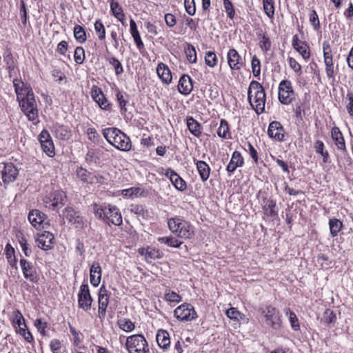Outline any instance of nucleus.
Listing matches in <instances>:
<instances>
[{"mask_svg":"<svg viewBox=\"0 0 353 353\" xmlns=\"http://www.w3.org/2000/svg\"><path fill=\"white\" fill-rule=\"evenodd\" d=\"M285 314L289 316V321L291 323L292 327L294 330L299 329V324L298 319L294 312H292L289 308L285 310Z\"/></svg>","mask_w":353,"mask_h":353,"instance_id":"nucleus-44","label":"nucleus"},{"mask_svg":"<svg viewBox=\"0 0 353 353\" xmlns=\"http://www.w3.org/2000/svg\"><path fill=\"white\" fill-rule=\"evenodd\" d=\"M263 203V210L265 211V214L272 217L277 215V213L274 210L276 203L274 201L271 199H264Z\"/></svg>","mask_w":353,"mask_h":353,"instance_id":"nucleus-35","label":"nucleus"},{"mask_svg":"<svg viewBox=\"0 0 353 353\" xmlns=\"http://www.w3.org/2000/svg\"><path fill=\"white\" fill-rule=\"evenodd\" d=\"M125 345L129 353H145L149 350L145 339L141 334L128 337Z\"/></svg>","mask_w":353,"mask_h":353,"instance_id":"nucleus-6","label":"nucleus"},{"mask_svg":"<svg viewBox=\"0 0 353 353\" xmlns=\"http://www.w3.org/2000/svg\"><path fill=\"white\" fill-rule=\"evenodd\" d=\"M324 62L325 64V72L327 77L330 79L334 77V65L332 61V57H327L324 59Z\"/></svg>","mask_w":353,"mask_h":353,"instance_id":"nucleus-42","label":"nucleus"},{"mask_svg":"<svg viewBox=\"0 0 353 353\" xmlns=\"http://www.w3.org/2000/svg\"><path fill=\"white\" fill-rule=\"evenodd\" d=\"M170 231L183 239H190L193 235L190 225L179 218H171L168 221Z\"/></svg>","mask_w":353,"mask_h":353,"instance_id":"nucleus-4","label":"nucleus"},{"mask_svg":"<svg viewBox=\"0 0 353 353\" xmlns=\"http://www.w3.org/2000/svg\"><path fill=\"white\" fill-rule=\"evenodd\" d=\"M46 219V214L39 210H32L28 214V220L30 223L37 228L41 226L42 228H44L43 224Z\"/></svg>","mask_w":353,"mask_h":353,"instance_id":"nucleus-20","label":"nucleus"},{"mask_svg":"<svg viewBox=\"0 0 353 353\" xmlns=\"http://www.w3.org/2000/svg\"><path fill=\"white\" fill-rule=\"evenodd\" d=\"M92 301L88 284H82L78 294L79 307L87 312L91 308Z\"/></svg>","mask_w":353,"mask_h":353,"instance_id":"nucleus-9","label":"nucleus"},{"mask_svg":"<svg viewBox=\"0 0 353 353\" xmlns=\"http://www.w3.org/2000/svg\"><path fill=\"white\" fill-rule=\"evenodd\" d=\"M156 340L161 348L166 350L170 347V339L167 331L163 330H159L156 336Z\"/></svg>","mask_w":353,"mask_h":353,"instance_id":"nucleus-29","label":"nucleus"},{"mask_svg":"<svg viewBox=\"0 0 353 353\" xmlns=\"http://www.w3.org/2000/svg\"><path fill=\"white\" fill-rule=\"evenodd\" d=\"M101 268L97 261H94L90 268V283L94 287L99 285L101 279Z\"/></svg>","mask_w":353,"mask_h":353,"instance_id":"nucleus-21","label":"nucleus"},{"mask_svg":"<svg viewBox=\"0 0 353 353\" xmlns=\"http://www.w3.org/2000/svg\"><path fill=\"white\" fill-rule=\"evenodd\" d=\"M99 316L101 319H103L106 314V308L109 303V296L108 291L104 285H102L99 292Z\"/></svg>","mask_w":353,"mask_h":353,"instance_id":"nucleus-13","label":"nucleus"},{"mask_svg":"<svg viewBox=\"0 0 353 353\" xmlns=\"http://www.w3.org/2000/svg\"><path fill=\"white\" fill-rule=\"evenodd\" d=\"M63 216L70 223L77 224V227L83 224V220L79 213L76 212L72 208H66L63 212Z\"/></svg>","mask_w":353,"mask_h":353,"instance_id":"nucleus-25","label":"nucleus"},{"mask_svg":"<svg viewBox=\"0 0 353 353\" xmlns=\"http://www.w3.org/2000/svg\"><path fill=\"white\" fill-rule=\"evenodd\" d=\"M109 63L114 68L115 74L119 75L123 72V66L121 62L115 57H109L107 59Z\"/></svg>","mask_w":353,"mask_h":353,"instance_id":"nucleus-45","label":"nucleus"},{"mask_svg":"<svg viewBox=\"0 0 353 353\" xmlns=\"http://www.w3.org/2000/svg\"><path fill=\"white\" fill-rule=\"evenodd\" d=\"M103 135L106 141L117 150L128 152L131 150L132 143L121 130L116 128H108L103 130Z\"/></svg>","mask_w":353,"mask_h":353,"instance_id":"nucleus-2","label":"nucleus"},{"mask_svg":"<svg viewBox=\"0 0 353 353\" xmlns=\"http://www.w3.org/2000/svg\"><path fill=\"white\" fill-rule=\"evenodd\" d=\"M91 96L94 101L99 104L101 109H108L109 104L108 103V101L104 97V94L100 88L96 86L92 87L91 90Z\"/></svg>","mask_w":353,"mask_h":353,"instance_id":"nucleus-24","label":"nucleus"},{"mask_svg":"<svg viewBox=\"0 0 353 353\" xmlns=\"http://www.w3.org/2000/svg\"><path fill=\"white\" fill-rule=\"evenodd\" d=\"M223 6L227 13V16L233 19L235 15V10L234 6L230 0H223Z\"/></svg>","mask_w":353,"mask_h":353,"instance_id":"nucleus-50","label":"nucleus"},{"mask_svg":"<svg viewBox=\"0 0 353 353\" xmlns=\"http://www.w3.org/2000/svg\"><path fill=\"white\" fill-rule=\"evenodd\" d=\"M165 299L169 302L179 303L181 301V297L180 295L173 291L168 290L165 294Z\"/></svg>","mask_w":353,"mask_h":353,"instance_id":"nucleus-57","label":"nucleus"},{"mask_svg":"<svg viewBox=\"0 0 353 353\" xmlns=\"http://www.w3.org/2000/svg\"><path fill=\"white\" fill-rule=\"evenodd\" d=\"M248 99L252 108L256 114H260L265 110V93L263 87L256 81H252L248 90Z\"/></svg>","mask_w":353,"mask_h":353,"instance_id":"nucleus-3","label":"nucleus"},{"mask_svg":"<svg viewBox=\"0 0 353 353\" xmlns=\"http://www.w3.org/2000/svg\"><path fill=\"white\" fill-rule=\"evenodd\" d=\"M140 191L141 190L139 188H131L123 190L121 194L125 197L137 196L139 194Z\"/></svg>","mask_w":353,"mask_h":353,"instance_id":"nucleus-58","label":"nucleus"},{"mask_svg":"<svg viewBox=\"0 0 353 353\" xmlns=\"http://www.w3.org/2000/svg\"><path fill=\"white\" fill-rule=\"evenodd\" d=\"M192 88L193 85L191 78L187 74L182 75L179 81V92L182 94L188 95L191 92Z\"/></svg>","mask_w":353,"mask_h":353,"instance_id":"nucleus-22","label":"nucleus"},{"mask_svg":"<svg viewBox=\"0 0 353 353\" xmlns=\"http://www.w3.org/2000/svg\"><path fill=\"white\" fill-rule=\"evenodd\" d=\"M226 315L228 318L239 321L242 319V314L235 307H230L226 311Z\"/></svg>","mask_w":353,"mask_h":353,"instance_id":"nucleus-56","label":"nucleus"},{"mask_svg":"<svg viewBox=\"0 0 353 353\" xmlns=\"http://www.w3.org/2000/svg\"><path fill=\"white\" fill-rule=\"evenodd\" d=\"M13 85L21 111L28 120L35 121L38 119V109L31 87L18 79L13 80Z\"/></svg>","mask_w":353,"mask_h":353,"instance_id":"nucleus-1","label":"nucleus"},{"mask_svg":"<svg viewBox=\"0 0 353 353\" xmlns=\"http://www.w3.org/2000/svg\"><path fill=\"white\" fill-rule=\"evenodd\" d=\"M34 325L37 328L38 331L42 334H46V328L47 327V323L42 321L41 319H38L34 322Z\"/></svg>","mask_w":353,"mask_h":353,"instance_id":"nucleus-61","label":"nucleus"},{"mask_svg":"<svg viewBox=\"0 0 353 353\" xmlns=\"http://www.w3.org/2000/svg\"><path fill=\"white\" fill-rule=\"evenodd\" d=\"M37 245L43 250H50L54 243L53 234L48 231L43 232L37 239Z\"/></svg>","mask_w":353,"mask_h":353,"instance_id":"nucleus-16","label":"nucleus"},{"mask_svg":"<svg viewBox=\"0 0 353 353\" xmlns=\"http://www.w3.org/2000/svg\"><path fill=\"white\" fill-rule=\"evenodd\" d=\"M3 61L6 63V69L8 70L9 75L11 77L16 66L15 60L10 51L5 52L3 56Z\"/></svg>","mask_w":353,"mask_h":353,"instance_id":"nucleus-32","label":"nucleus"},{"mask_svg":"<svg viewBox=\"0 0 353 353\" xmlns=\"http://www.w3.org/2000/svg\"><path fill=\"white\" fill-rule=\"evenodd\" d=\"M118 325L119 327L125 332H131L135 327L134 323L128 319H120L118 321Z\"/></svg>","mask_w":353,"mask_h":353,"instance_id":"nucleus-43","label":"nucleus"},{"mask_svg":"<svg viewBox=\"0 0 353 353\" xmlns=\"http://www.w3.org/2000/svg\"><path fill=\"white\" fill-rule=\"evenodd\" d=\"M196 168L202 181H206L210 176V168L209 165L203 161H198Z\"/></svg>","mask_w":353,"mask_h":353,"instance_id":"nucleus-31","label":"nucleus"},{"mask_svg":"<svg viewBox=\"0 0 353 353\" xmlns=\"http://www.w3.org/2000/svg\"><path fill=\"white\" fill-rule=\"evenodd\" d=\"M185 53L186 55L187 60L190 63H196V52L195 48L192 44L186 43V47L185 48Z\"/></svg>","mask_w":353,"mask_h":353,"instance_id":"nucleus-39","label":"nucleus"},{"mask_svg":"<svg viewBox=\"0 0 353 353\" xmlns=\"http://www.w3.org/2000/svg\"><path fill=\"white\" fill-rule=\"evenodd\" d=\"M329 226L331 235L334 237L338 235L339 232L343 227L342 222L337 219L333 218L330 219Z\"/></svg>","mask_w":353,"mask_h":353,"instance_id":"nucleus-33","label":"nucleus"},{"mask_svg":"<svg viewBox=\"0 0 353 353\" xmlns=\"http://www.w3.org/2000/svg\"><path fill=\"white\" fill-rule=\"evenodd\" d=\"M323 320L327 324H331L336 321V316L332 310L327 309L323 314Z\"/></svg>","mask_w":353,"mask_h":353,"instance_id":"nucleus-53","label":"nucleus"},{"mask_svg":"<svg viewBox=\"0 0 353 353\" xmlns=\"http://www.w3.org/2000/svg\"><path fill=\"white\" fill-rule=\"evenodd\" d=\"M74 59L77 64L83 63L85 59V51L84 49L81 47H77L74 50Z\"/></svg>","mask_w":353,"mask_h":353,"instance_id":"nucleus-49","label":"nucleus"},{"mask_svg":"<svg viewBox=\"0 0 353 353\" xmlns=\"http://www.w3.org/2000/svg\"><path fill=\"white\" fill-rule=\"evenodd\" d=\"M331 137L339 150H346L345 142L342 132L338 127H334L331 131Z\"/></svg>","mask_w":353,"mask_h":353,"instance_id":"nucleus-26","label":"nucleus"},{"mask_svg":"<svg viewBox=\"0 0 353 353\" xmlns=\"http://www.w3.org/2000/svg\"><path fill=\"white\" fill-rule=\"evenodd\" d=\"M228 62L232 70H239L243 65L241 56L235 49H230L227 54Z\"/></svg>","mask_w":353,"mask_h":353,"instance_id":"nucleus-18","label":"nucleus"},{"mask_svg":"<svg viewBox=\"0 0 353 353\" xmlns=\"http://www.w3.org/2000/svg\"><path fill=\"white\" fill-rule=\"evenodd\" d=\"M165 175L170 179L174 186L179 191H183L186 189L185 181L174 170L168 168Z\"/></svg>","mask_w":353,"mask_h":353,"instance_id":"nucleus-17","label":"nucleus"},{"mask_svg":"<svg viewBox=\"0 0 353 353\" xmlns=\"http://www.w3.org/2000/svg\"><path fill=\"white\" fill-rule=\"evenodd\" d=\"M205 61L206 65L210 68L214 67L217 64V58L214 52H208L205 56Z\"/></svg>","mask_w":353,"mask_h":353,"instance_id":"nucleus-48","label":"nucleus"},{"mask_svg":"<svg viewBox=\"0 0 353 353\" xmlns=\"http://www.w3.org/2000/svg\"><path fill=\"white\" fill-rule=\"evenodd\" d=\"M50 347L52 353H59L61 347V342L58 339H52L50 343Z\"/></svg>","mask_w":353,"mask_h":353,"instance_id":"nucleus-62","label":"nucleus"},{"mask_svg":"<svg viewBox=\"0 0 353 353\" xmlns=\"http://www.w3.org/2000/svg\"><path fill=\"white\" fill-rule=\"evenodd\" d=\"M21 268L24 277L31 282L37 281V274L35 268L32 264L26 259L20 260Z\"/></svg>","mask_w":353,"mask_h":353,"instance_id":"nucleus-15","label":"nucleus"},{"mask_svg":"<svg viewBox=\"0 0 353 353\" xmlns=\"http://www.w3.org/2000/svg\"><path fill=\"white\" fill-rule=\"evenodd\" d=\"M74 36L76 40L80 43H84L87 39L85 29L79 25L74 26Z\"/></svg>","mask_w":353,"mask_h":353,"instance_id":"nucleus-37","label":"nucleus"},{"mask_svg":"<svg viewBox=\"0 0 353 353\" xmlns=\"http://www.w3.org/2000/svg\"><path fill=\"white\" fill-rule=\"evenodd\" d=\"M268 134L275 141H282L284 139L285 130L280 122L274 121L270 123Z\"/></svg>","mask_w":353,"mask_h":353,"instance_id":"nucleus-14","label":"nucleus"},{"mask_svg":"<svg viewBox=\"0 0 353 353\" xmlns=\"http://www.w3.org/2000/svg\"><path fill=\"white\" fill-rule=\"evenodd\" d=\"M348 103L346 105L347 111L350 116H353V92L349 91L346 96Z\"/></svg>","mask_w":353,"mask_h":353,"instance_id":"nucleus-60","label":"nucleus"},{"mask_svg":"<svg viewBox=\"0 0 353 353\" xmlns=\"http://www.w3.org/2000/svg\"><path fill=\"white\" fill-rule=\"evenodd\" d=\"M157 73L162 82L165 84H169L172 81V74L169 68L164 63H159L157 68Z\"/></svg>","mask_w":353,"mask_h":353,"instance_id":"nucleus-27","label":"nucleus"},{"mask_svg":"<svg viewBox=\"0 0 353 353\" xmlns=\"http://www.w3.org/2000/svg\"><path fill=\"white\" fill-rule=\"evenodd\" d=\"M110 8L113 15L123 23L124 14L123 12V9L119 6V3L114 0H112L110 2Z\"/></svg>","mask_w":353,"mask_h":353,"instance_id":"nucleus-36","label":"nucleus"},{"mask_svg":"<svg viewBox=\"0 0 353 353\" xmlns=\"http://www.w3.org/2000/svg\"><path fill=\"white\" fill-rule=\"evenodd\" d=\"M87 134L88 139L93 142H97L99 138L98 132L94 128H88Z\"/></svg>","mask_w":353,"mask_h":353,"instance_id":"nucleus-63","label":"nucleus"},{"mask_svg":"<svg viewBox=\"0 0 353 353\" xmlns=\"http://www.w3.org/2000/svg\"><path fill=\"white\" fill-rule=\"evenodd\" d=\"M46 208L56 210L62 208L66 202V195L63 191H54L43 199Z\"/></svg>","mask_w":353,"mask_h":353,"instance_id":"nucleus-7","label":"nucleus"},{"mask_svg":"<svg viewBox=\"0 0 353 353\" xmlns=\"http://www.w3.org/2000/svg\"><path fill=\"white\" fill-rule=\"evenodd\" d=\"M174 316L181 321H191L196 317V313L190 304H182L174 311Z\"/></svg>","mask_w":353,"mask_h":353,"instance_id":"nucleus-10","label":"nucleus"},{"mask_svg":"<svg viewBox=\"0 0 353 353\" xmlns=\"http://www.w3.org/2000/svg\"><path fill=\"white\" fill-rule=\"evenodd\" d=\"M229 132V126L228 122L222 119L220 123V126L217 130V134L219 137L222 138H227Z\"/></svg>","mask_w":353,"mask_h":353,"instance_id":"nucleus-47","label":"nucleus"},{"mask_svg":"<svg viewBox=\"0 0 353 353\" xmlns=\"http://www.w3.org/2000/svg\"><path fill=\"white\" fill-rule=\"evenodd\" d=\"M106 208L107 206H105L104 208H101L97 205H95L94 207V214L99 219H102L104 221L105 214L106 213Z\"/></svg>","mask_w":353,"mask_h":353,"instance_id":"nucleus-64","label":"nucleus"},{"mask_svg":"<svg viewBox=\"0 0 353 353\" xmlns=\"http://www.w3.org/2000/svg\"><path fill=\"white\" fill-rule=\"evenodd\" d=\"M94 30L99 40H103L105 38V29L100 20L96 21L94 23Z\"/></svg>","mask_w":353,"mask_h":353,"instance_id":"nucleus-46","label":"nucleus"},{"mask_svg":"<svg viewBox=\"0 0 353 353\" xmlns=\"http://www.w3.org/2000/svg\"><path fill=\"white\" fill-rule=\"evenodd\" d=\"M158 241L161 243H164L168 245V246L172 247V248H179L183 242L178 240L177 239L170 236H165V237H159L158 239Z\"/></svg>","mask_w":353,"mask_h":353,"instance_id":"nucleus-34","label":"nucleus"},{"mask_svg":"<svg viewBox=\"0 0 353 353\" xmlns=\"http://www.w3.org/2000/svg\"><path fill=\"white\" fill-rule=\"evenodd\" d=\"M104 222L108 225L112 223L117 226H120L122 225V216L117 207L111 205H108L107 206Z\"/></svg>","mask_w":353,"mask_h":353,"instance_id":"nucleus-11","label":"nucleus"},{"mask_svg":"<svg viewBox=\"0 0 353 353\" xmlns=\"http://www.w3.org/2000/svg\"><path fill=\"white\" fill-rule=\"evenodd\" d=\"M243 164V159L241 153L238 151L234 152L229 164L227 166V171L230 173H232L235 170L241 167Z\"/></svg>","mask_w":353,"mask_h":353,"instance_id":"nucleus-28","label":"nucleus"},{"mask_svg":"<svg viewBox=\"0 0 353 353\" xmlns=\"http://www.w3.org/2000/svg\"><path fill=\"white\" fill-rule=\"evenodd\" d=\"M294 98V90L290 81L283 80L279 85V99L283 104H290Z\"/></svg>","mask_w":353,"mask_h":353,"instance_id":"nucleus-8","label":"nucleus"},{"mask_svg":"<svg viewBox=\"0 0 353 353\" xmlns=\"http://www.w3.org/2000/svg\"><path fill=\"white\" fill-rule=\"evenodd\" d=\"M310 22L315 30H319V29L320 28L319 17L316 11L314 10L310 12Z\"/></svg>","mask_w":353,"mask_h":353,"instance_id":"nucleus-55","label":"nucleus"},{"mask_svg":"<svg viewBox=\"0 0 353 353\" xmlns=\"http://www.w3.org/2000/svg\"><path fill=\"white\" fill-rule=\"evenodd\" d=\"M19 244L22 251L26 256H29L31 254V250L28 248V244L25 237L22 236L19 239Z\"/></svg>","mask_w":353,"mask_h":353,"instance_id":"nucleus-59","label":"nucleus"},{"mask_svg":"<svg viewBox=\"0 0 353 353\" xmlns=\"http://www.w3.org/2000/svg\"><path fill=\"white\" fill-rule=\"evenodd\" d=\"M184 6L185 8V11L187 13L191 16L195 14L196 12V6L194 0H185L184 1Z\"/></svg>","mask_w":353,"mask_h":353,"instance_id":"nucleus-54","label":"nucleus"},{"mask_svg":"<svg viewBox=\"0 0 353 353\" xmlns=\"http://www.w3.org/2000/svg\"><path fill=\"white\" fill-rule=\"evenodd\" d=\"M292 46L299 52L304 59L310 57V51L307 45L299 39L298 35L295 34L292 39Z\"/></svg>","mask_w":353,"mask_h":353,"instance_id":"nucleus-23","label":"nucleus"},{"mask_svg":"<svg viewBox=\"0 0 353 353\" xmlns=\"http://www.w3.org/2000/svg\"><path fill=\"white\" fill-rule=\"evenodd\" d=\"M162 253L157 249L148 247V255L146 257V262L151 263L153 261L161 259Z\"/></svg>","mask_w":353,"mask_h":353,"instance_id":"nucleus-41","label":"nucleus"},{"mask_svg":"<svg viewBox=\"0 0 353 353\" xmlns=\"http://www.w3.org/2000/svg\"><path fill=\"white\" fill-rule=\"evenodd\" d=\"M324 143L320 140H317L314 143V148L316 153L320 154L323 157V163H327L329 159V153L324 151Z\"/></svg>","mask_w":353,"mask_h":353,"instance_id":"nucleus-38","label":"nucleus"},{"mask_svg":"<svg viewBox=\"0 0 353 353\" xmlns=\"http://www.w3.org/2000/svg\"><path fill=\"white\" fill-rule=\"evenodd\" d=\"M18 175V170L12 163H6L4 165L2 171V179L5 183H9L15 180Z\"/></svg>","mask_w":353,"mask_h":353,"instance_id":"nucleus-19","label":"nucleus"},{"mask_svg":"<svg viewBox=\"0 0 353 353\" xmlns=\"http://www.w3.org/2000/svg\"><path fill=\"white\" fill-rule=\"evenodd\" d=\"M14 323L18 325L19 329L21 327H27L25 323V319L20 311L16 310L14 312Z\"/></svg>","mask_w":353,"mask_h":353,"instance_id":"nucleus-52","label":"nucleus"},{"mask_svg":"<svg viewBox=\"0 0 353 353\" xmlns=\"http://www.w3.org/2000/svg\"><path fill=\"white\" fill-rule=\"evenodd\" d=\"M38 139L43 151L48 157H54L55 154L54 146L49 132L46 130H43L39 135Z\"/></svg>","mask_w":353,"mask_h":353,"instance_id":"nucleus-12","label":"nucleus"},{"mask_svg":"<svg viewBox=\"0 0 353 353\" xmlns=\"http://www.w3.org/2000/svg\"><path fill=\"white\" fill-rule=\"evenodd\" d=\"M259 310L263 314L264 323L267 326L273 330H278L281 327V314L278 310L272 305H267L261 307Z\"/></svg>","mask_w":353,"mask_h":353,"instance_id":"nucleus-5","label":"nucleus"},{"mask_svg":"<svg viewBox=\"0 0 353 353\" xmlns=\"http://www.w3.org/2000/svg\"><path fill=\"white\" fill-rule=\"evenodd\" d=\"M252 69L253 75L257 77L261 73V63L260 60L254 55L252 59Z\"/></svg>","mask_w":353,"mask_h":353,"instance_id":"nucleus-51","label":"nucleus"},{"mask_svg":"<svg viewBox=\"0 0 353 353\" xmlns=\"http://www.w3.org/2000/svg\"><path fill=\"white\" fill-rule=\"evenodd\" d=\"M187 126L190 132L196 137H199L201 134V125L193 117L187 118Z\"/></svg>","mask_w":353,"mask_h":353,"instance_id":"nucleus-30","label":"nucleus"},{"mask_svg":"<svg viewBox=\"0 0 353 353\" xmlns=\"http://www.w3.org/2000/svg\"><path fill=\"white\" fill-rule=\"evenodd\" d=\"M263 6L265 13L272 19L274 16V2L273 0H263Z\"/></svg>","mask_w":353,"mask_h":353,"instance_id":"nucleus-40","label":"nucleus"}]
</instances>
